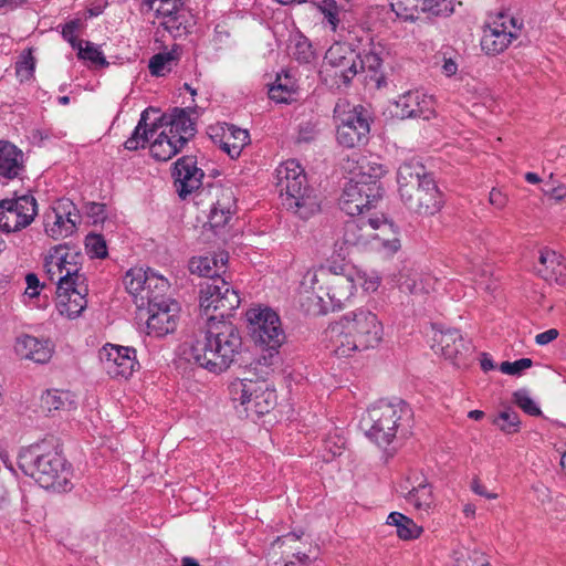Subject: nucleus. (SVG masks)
I'll list each match as a JSON object with an SVG mask.
<instances>
[{
	"label": "nucleus",
	"mask_w": 566,
	"mask_h": 566,
	"mask_svg": "<svg viewBox=\"0 0 566 566\" xmlns=\"http://www.w3.org/2000/svg\"><path fill=\"white\" fill-rule=\"evenodd\" d=\"M241 303L238 291L223 277L213 279L200 290V311L207 328L201 331L186 352L187 359L220 374L240 353L242 338L238 327L226 319Z\"/></svg>",
	"instance_id": "obj_1"
},
{
	"label": "nucleus",
	"mask_w": 566,
	"mask_h": 566,
	"mask_svg": "<svg viewBox=\"0 0 566 566\" xmlns=\"http://www.w3.org/2000/svg\"><path fill=\"white\" fill-rule=\"evenodd\" d=\"M325 334L335 356L349 357L356 352L377 347L382 339L384 327L375 313L358 308L331 324Z\"/></svg>",
	"instance_id": "obj_2"
},
{
	"label": "nucleus",
	"mask_w": 566,
	"mask_h": 566,
	"mask_svg": "<svg viewBox=\"0 0 566 566\" xmlns=\"http://www.w3.org/2000/svg\"><path fill=\"white\" fill-rule=\"evenodd\" d=\"M17 465L41 488L57 492L71 489V465L53 439L30 444L19 451Z\"/></svg>",
	"instance_id": "obj_3"
},
{
	"label": "nucleus",
	"mask_w": 566,
	"mask_h": 566,
	"mask_svg": "<svg viewBox=\"0 0 566 566\" xmlns=\"http://www.w3.org/2000/svg\"><path fill=\"white\" fill-rule=\"evenodd\" d=\"M397 184L400 199L408 210L419 216H433L442 209L443 193L422 165L401 164L397 170Z\"/></svg>",
	"instance_id": "obj_4"
},
{
	"label": "nucleus",
	"mask_w": 566,
	"mask_h": 566,
	"mask_svg": "<svg viewBox=\"0 0 566 566\" xmlns=\"http://www.w3.org/2000/svg\"><path fill=\"white\" fill-rule=\"evenodd\" d=\"M411 421L412 410L407 402L381 400L367 409L361 426L366 437L386 450L398 437L408 434Z\"/></svg>",
	"instance_id": "obj_5"
},
{
	"label": "nucleus",
	"mask_w": 566,
	"mask_h": 566,
	"mask_svg": "<svg viewBox=\"0 0 566 566\" xmlns=\"http://www.w3.org/2000/svg\"><path fill=\"white\" fill-rule=\"evenodd\" d=\"M276 189L283 206L306 220L321 210L315 189L308 184L304 168L295 159L281 163L275 169Z\"/></svg>",
	"instance_id": "obj_6"
},
{
	"label": "nucleus",
	"mask_w": 566,
	"mask_h": 566,
	"mask_svg": "<svg viewBox=\"0 0 566 566\" xmlns=\"http://www.w3.org/2000/svg\"><path fill=\"white\" fill-rule=\"evenodd\" d=\"M245 317L249 335L264 352L260 361L265 366L279 364V349L286 338L280 316L270 307H256L247 311Z\"/></svg>",
	"instance_id": "obj_7"
},
{
	"label": "nucleus",
	"mask_w": 566,
	"mask_h": 566,
	"mask_svg": "<svg viewBox=\"0 0 566 566\" xmlns=\"http://www.w3.org/2000/svg\"><path fill=\"white\" fill-rule=\"evenodd\" d=\"M124 284L139 311L176 302L168 296L170 289L168 280L149 268L145 271L130 269L124 277Z\"/></svg>",
	"instance_id": "obj_8"
},
{
	"label": "nucleus",
	"mask_w": 566,
	"mask_h": 566,
	"mask_svg": "<svg viewBox=\"0 0 566 566\" xmlns=\"http://www.w3.org/2000/svg\"><path fill=\"white\" fill-rule=\"evenodd\" d=\"M334 119L339 145L354 148L367 143L371 116L363 105L352 106L346 101L338 102L334 108Z\"/></svg>",
	"instance_id": "obj_9"
},
{
	"label": "nucleus",
	"mask_w": 566,
	"mask_h": 566,
	"mask_svg": "<svg viewBox=\"0 0 566 566\" xmlns=\"http://www.w3.org/2000/svg\"><path fill=\"white\" fill-rule=\"evenodd\" d=\"M356 51L346 43H334L325 53L321 78L332 90L348 86L358 73Z\"/></svg>",
	"instance_id": "obj_10"
},
{
	"label": "nucleus",
	"mask_w": 566,
	"mask_h": 566,
	"mask_svg": "<svg viewBox=\"0 0 566 566\" xmlns=\"http://www.w3.org/2000/svg\"><path fill=\"white\" fill-rule=\"evenodd\" d=\"M229 391L233 401L258 417L269 413L276 405V392L264 380L235 379L230 382Z\"/></svg>",
	"instance_id": "obj_11"
},
{
	"label": "nucleus",
	"mask_w": 566,
	"mask_h": 566,
	"mask_svg": "<svg viewBox=\"0 0 566 566\" xmlns=\"http://www.w3.org/2000/svg\"><path fill=\"white\" fill-rule=\"evenodd\" d=\"M77 264H71L66 272L57 277L56 310L60 315L76 318L87 306V289L82 287Z\"/></svg>",
	"instance_id": "obj_12"
},
{
	"label": "nucleus",
	"mask_w": 566,
	"mask_h": 566,
	"mask_svg": "<svg viewBox=\"0 0 566 566\" xmlns=\"http://www.w3.org/2000/svg\"><path fill=\"white\" fill-rule=\"evenodd\" d=\"M523 21L506 13H499L494 21L483 29L481 49L486 55L495 56L504 52L522 32Z\"/></svg>",
	"instance_id": "obj_13"
},
{
	"label": "nucleus",
	"mask_w": 566,
	"mask_h": 566,
	"mask_svg": "<svg viewBox=\"0 0 566 566\" xmlns=\"http://www.w3.org/2000/svg\"><path fill=\"white\" fill-rule=\"evenodd\" d=\"M382 195L384 188H379L375 182L370 186L355 176L346 182L338 205L346 214L359 216L374 208Z\"/></svg>",
	"instance_id": "obj_14"
},
{
	"label": "nucleus",
	"mask_w": 566,
	"mask_h": 566,
	"mask_svg": "<svg viewBox=\"0 0 566 566\" xmlns=\"http://www.w3.org/2000/svg\"><path fill=\"white\" fill-rule=\"evenodd\" d=\"M216 198L211 203L207 226L222 243H227L228 224L237 212V198L231 188L212 187Z\"/></svg>",
	"instance_id": "obj_15"
},
{
	"label": "nucleus",
	"mask_w": 566,
	"mask_h": 566,
	"mask_svg": "<svg viewBox=\"0 0 566 566\" xmlns=\"http://www.w3.org/2000/svg\"><path fill=\"white\" fill-rule=\"evenodd\" d=\"M199 116L198 107H172L163 113L158 118L157 126L164 127L176 143L186 146L197 134V124L191 115Z\"/></svg>",
	"instance_id": "obj_16"
},
{
	"label": "nucleus",
	"mask_w": 566,
	"mask_h": 566,
	"mask_svg": "<svg viewBox=\"0 0 566 566\" xmlns=\"http://www.w3.org/2000/svg\"><path fill=\"white\" fill-rule=\"evenodd\" d=\"M80 222L81 214L76 205L67 198H62L56 201L52 212L46 214L44 228L50 238L62 240L72 235Z\"/></svg>",
	"instance_id": "obj_17"
},
{
	"label": "nucleus",
	"mask_w": 566,
	"mask_h": 566,
	"mask_svg": "<svg viewBox=\"0 0 566 566\" xmlns=\"http://www.w3.org/2000/svg\"><path fill=\"white\" fill-rule=\"evenodd\" d=\"M99 359L104 370L112 378H128L139 363L136 349L120 345L106 344L99 350Z\"/></svg>",
	"instance_id": "obj_18"
},
{
	"label": "nucleus",
	"mask_w": 566,
	"mask_h": 566,
	"mask_svg": "<svg viewBox=\"0 0 566 566\" xmlns=\"http://www.w3.org/2000/svg\"><path fill=\"white\" fill-rule=\"evenodd\" d=\"M455 0H390V8L402 21L413 22L420 12L449 17L454 11Z\"/></svg>",
	"instance_id": "obj_19"
},
{
	"label": "nucleus",
	"mask_w": 566,
	"mask_h": 566,
	"mask_svg": "<svg viewBox=\"0 0 566 566\" xmlns=\"http://www.w3.org/2000/svg\"><path fill=\"white\" fill-rule=\"evenodd\" d=\"M395 115L400 119L429 120L436 115L433 98L419 90L408 91L395 102Z\"/></svg>",
	"instance_id": "obj_20"
},
{
	"label": "nucleus",
	"mask_w": 566,
	"mask_h": 566,
	"mask_svg": "<svg viewBox=\"0 0 566 566\" xmlns=\"http://www.w3.org/2000/svg\"><path fill=\"white\" fill-rule=\"evenodd\" d=\"M13 349L21 360L45 365L51 360L55 345L48 337H36L23 333L15 337Z\"/></svg>",
	"instance_id": "obj_21"
},
{
	"label": "nucleus",
	"mask_w": 566,
	"mask_h": 566,
	"mask_svg": "<svg viewBox=\"0 0 566 566\" xmlns=\"http://www.w3.org/2000/svg\"><path fill=\"white\" fill-rule=\"evenodd\" d=\"M171 176L179 197L186 199L200 188L205 172L198 168L195 156H182L174 164Z\"/></svg>",
	"instance_id": "obj_22"
},
{
	"label": "nucleus",
	"mask_w": 566,
	"mask_h": 566,
	"mask_svg": "<svg viewBox=\"0 0 566 566\" xmlns=\"http://www.w3.org/2000/svg\"><path fill=\"white\" fill-rule=\"evenodd\" d=\"M397 492L416 510L428 511L433 505L432 485L427 478L419 473H412L403 479Z\"/></svg>",
	"instance_id": "obj_23"
},
{
	"label": "nucleus",
	"mask_w": 566,
	"mask_h": 566,
	"mask_svg": "<svg viewBox=\"0 0 566 566\" xmlns=\"http://www.w3.org/2000/svg\"><path fill=\"white\" fill-rule=\"evenodd\" d=\"M145 310L148 313L146 321L148 335L160 338L176 331L180 318V306L177 301Z\"/></svg>",
	"instance_id": "obj_24"
},
{
	"label": "nucleus",
	"mask_w": 566,
	"mask_h": 566,
	"mask_svg": "<svg viewBox=\"0 0 566 566\" xmlns=\"http://www.w3.org/2000/svg\"><path fill=\"white\" fill-rule=\"evenodd\" d=\"M436 340L446 359L451 360L455 366L465 364L467 357L472 350V344L462 336L459 329L450 328L441 332Z\"/></svg>",
	"instance_id": "obj_25"
},
{
	"label": "nucleus",
	"mask_w": 566,
	"mask_h": 566,
	"mask_svg": "<svg viewBox=\"0 0 566 566\" xmlns=\"http://www.w3.org/2000/svg\"><path fill=\"white\" fill-rule=\"evenodd\" d=\"M229 261L227 250L208 251L205 255L192 256L188 262V269L191 274L205 276L211 281L221 277V273L226 272Z\"/></svg>",
	"instance_id": "obj_26"
},
{
	"label": "nucleus",
	"mask_w": 566,
	"mask_h": 566,
	"mask_svg": "<svg viewBox=\"0 0 566 566\" xmlns=\"http://www.w3.org/2000/svg\"><path fill=\"white\" fill-rule=\"evenodd\" d=\"M24 171L23 151L14 144L0 139V177L13 180L20 178Z\"/></svg>",
	"instance_id": "obj_27"
},
{
	"label": "nucleus",
	"mask_w": 566,
	"mask_h": 566,
	"mask_svg": "<svg viewBox=\"0 0 566 566\" xmlns=\"http://www.w3.org/2000/svg\"><path fill=\"white\" fill-rule=\"evenodd\" d=\"M0 209H13L15 221L22 228L28 227L38 213V203L32 195H23L15 199L0 200Z\"/></svg>",
	"instance_id": "obj_28"
},
{
	"label": "nucleus",
	"mask_w": 566,
	"mask_h": 566,
	"mask_svg": "<svg viewBox=\"0 0 566 566\" xmlns=\"http://www.w3.org/2000/svg\"><path fill=\"white\" fill-rule=\"evenodd\" d=\"M185 2L186 0H161L157 14L165 19L164 25L168 31L186 29Z\"/></svg>",
	"instance_id": "obj_29"
},
{
	"label": "nucleus",
	"mask_w": 566,
	"mask_h": 566,
	"mask_svg": "<svg viewBox=\"0 0 566 566\" xmlns=\"http://www.w3.org/2000/svg\"><path fill=\"white\" fill-rule=\"evenodd\" d=\"M539 262L545 266V279H554L558 284H566L565 256L558 250H541Z\"/></svg>",
	"instance_id": "obj_30"
},
{
	"label": "nucleus",
	"mask_w": 566,
	"mask_h": 566,
	"mask_svg": "<svg viewBox=\"0 0 566 566\" xmlns=\"http://www.w3.org/2000/svg\"><path fill=\"white\" fill-rule=\"evenodd\" d=\"M367 45L359 52H356L357 60L359 61L360 71H370L377 73L384 62L385 46L380 42H375L371 36L367 38Z\"/></svg>",
	"instance_id": "obj_31"
},
{
	"label": "nucleus",
	"mask_w": 566,
	"mask_h": 566,
	"mask_svg": "<svg viewBox=\"0 0 566 566\" xmlns=\"http://www.w3.org/2000/svg\"><path fill=\"white\" fill-rule=\"evenodd\" d=\"M184 148V145L176 143L175 138L170 137L167 130L164 129L149 146L150 155L157 161H168Z\"/></svg>",
	"instance_id": "obj_32"
},
{
	"label": "nucleus",
	"mask_w": 566,
	"mask_h": 566,
	"mask_svg": "<svg viewBox=\"0 0 566 566\" xmlns=\"http://www.w3.org/2000/svg\"><path fill=\"white\" fill-rule=\"evenodd\" d=\"M386 524L395 526L397 536L402 541L417 539L423 532V528L417 525L412 518L396 511L389 513Z\"/></svg>",
	"instance_id": "obj_33"
},
{
	"label": "nucleus",
	"mask_w": 566,
	"mask_h": 566,
	"mask_svg": "<svg viewBox=\"0 0 566 566\" xmlns=\"http://www.w3.org/2000/svg\"><path fill=\"white\" fill-rule=\"evenodd\" d=\"M250 142V134L247 129L230 124L229 130L226 133L222 151H224L230 158L235 159L241 155L243 148L249 145Z\"/></svg>",
	"instance_id": "obj_34"
},
{
	"label": "nucleus",
	"mask_w": 566,
	"mask_h": 566,
	"mask_svg": "<svg viewBox=\"0 0 566 566\" xmlns=\"http://www.w3.org/2000/svg\"><path fill=\"white\" fill-rule=\"evenodd\" d=\"M41 408L48 412L71 410L75 408L73 395L70 391L48 389L41 396Z\"/></svg>",
	"instance_id": "obj_35"
},
{
	"label": "nucleus",
	"mask_w": 566,
	"mask_h": 566,
	"mask_svg": "<svg viewBox=\"0 0 566 566\" xmlns=\"http://www.w3.org/2000/svg\"><path fill=\"white\" fill-rule=\"evenodd\" d=\"M157 127V123L154 124L153 127H148L147 125V109L143 111L138 124L134 128L132 135L124 143V147L127 150L134 151L139 148H144L148 143L149 137H151L155 133V128Z\"/></svg>",
	"instance_id": "obj_36"
},
{
	"label": "nucleus",
	"mask_w": 566,
	"mask_h": 566,
	"mask_svg": "<svg viewBox=\"0 0 566 566\" xmlns=\"http://www.w3.org/2000/svg\"><path fill=\"white\" fill-rule=\"evenodd\" d=\"M344 251L345 250H333L332 254L319 265V271L342 275L344 279H352L353 266Z\"/></svg>",
	"instance_id": "obj_37"
},
{
	"label": "nucleus",
	"mask_w": 566,
	"mask_h": 566,
	"mask_svg": "<svg viewBox=\"0 0 566 566\" xmlns=\"http://www.w3.org/2000/svg\"><path fill=\"white\" fill-rule=\"evenodd\" d=\"M179 48L175 45L171 50L153 55L148 63L149 72L153 76H165L170 73L172 63L179 60Z\"/></svg>",
	"instance_id": "obj_38"
},
{
	"label": "nucleus",
	"mask_w": 566,
	"mask_h": 566,
	"mask_svg": "<svg viewBox=\"0 0 566 566\" xmlns=\"http://www.w3.org/2000/svg\"><path fill=\"white\" fill-rule=\"evenodd\" d=\"M344 284L334 285L328 289L327 296L331 301L332 311L344 307L345 302L353 295L355 285L352 279H343Z\"/></svg>",
	"instance_id": "obj_39"
},
{
	"label": "nucleus",
	"mask_w": 566,
	"mask_h": 566,
	"mask_svg": "<svg viewBox=\"0 0 566 566\" xmlns=\"http://www.w3.org/2000/svg\"><path fill=\"white\" fill-rule=\"evenodd\" d=\"M60 250H54L55 255H50L45 258L44 268L46 269V273L49 279L52 282L57 283V277L63 275L66 270L71 266V264H77L76 262L67 261L69 254L65 253L63 255H57Z\"/></svg>",
	"instance_id": "obj_40"
},
{
	"label": "nucleus",
	"mask_w": 566,
	"mask_h": 566,
	"mask_svg": "<svg viewBox=\"0 0 566 566\" xmlns=\"http://www.w3.org/2000/svg\"><path fill=\"white\" fill-rule=\"evenodd\" d=\"M493 423L504 433L512 434L520 431L521 420L516 411L506 409L499 413Z\"/></svg>",
	"instance_id": "obj_41"
},
{
	"label": "nucleus",
	"mask_w": 566,
	"mask_h": 566,
	"mask_svg": "<svg viewBox=\"0 0 566 566\" xmlns=\"http://www.w3.org/2000/svg\"><path fill=\"white\" fill-rule=\"evenodd\" d=\"M514 403L521 408L526 415L533 417L542 416L539 406L532 399L530 391L525 388L518 389L513 392Z\"/></svg>",
	"instance_id": "obj_42"
},
{
	"label": "nucleus",
	"mask_w": 566,
	"mask_h": 566,
	"mask_svg": "<svg viewBox=\"0 0 566 566\" xmlns=\"http://www.w3.org/2000/svg\"><path fill=\"white\" fill-rule=\"evenodd\" d=\"M295 90L292 84L282 83L280 76L269 88V97L276 103H290L293 101Z\"/></svg>",
	"instance_id": "obj_43"
},
{
	"label": "nucleus",
	"mask_w": 566,
	"mask_h": 566,
	"mask_svg": "<svg viewBox=\"0 0 566 566\" xmlns=\"http://www.w3.org/2000/svg\"><path fill=\"white\" fill-rule=\"evenodd\" d=\"M305 2H313L324 14L326 21L332 25V30H336L339 23V11L335 0H305Z\"/></svg>",
	"instance_id": "obj_44"
},
{
	"label": "nucleus",
	"mask_w": 566,
	"mask_h": 566,
	"mask_svg": "<svg viewBox=\"0 0 566 566\" xmlns=\"http://www.w3.org/2000/svg\"><path fill=\"white\" fill-rule=\"evenodd\" d=\"M78 50L77 56L81 60H87L92 64L105 67L108 66V62L106 61L103 52L95 46L92 42H86L85 48H82V43L80 44V48H76Z\"/></svg>",
	"instance_id": "obj_45"
},
{
	"label": "nucleus",
	"mask_w": 566,
	"mask_h": 566,
	"mask_svg": "<svg viewBox=\"0 0 566 566\" xmlns=\"http://www.w3.org/2000/svg\"><path fill=\"white\" fill-rule=\"evenodd\" d=\"M361 171L356 175L358 179L361 181H366V184H376L379 188H382L380 179L387 172L386 168L381 164L369 163L367 168L360 167Z\"/></svg>",
	"instance_id": "obj_46"
},
{
	"label": "nucleus",
	"mask_w": 566,
	"mask_h": 566,
	"mask_svg": "<svg viewBox=\"0 0 566 566\" xmlns=\"http://www.w3.org/2000/svg\"><path fill=\"white\" fill-rule=\"evenodd\" d=\"M35 69V60L31 52L23 54L21 60L15 63V74L21 83L33 77Z\"/></svg>",
	"instance_id": "obj_47"
},
{
	"label": "nucleus",
	"mask_w": 566,
	"mask_h": 566,
	"mask_svg": "<svg viewBox=\"0 0 566 566\" xmlns=\"http://www.w3.org/2000/svg\"><path fill=\"white\" fill-rule=\"evenodd\" d=\"M533 360L531 358H521L515 361H503L500 365V370L506 375H520L523 370L532 367Z\"/></svg>",
	"instance_id": "obj_48"
},
{
	"label": "nucleus",
	"mask_w": 566,
	"mask_h": 566,
	"mask_svg": "<svg viewBox=\"0 0 566 566\" xmlns=\"http://www.w3.org/2000/svg\"><path fill=\"white\" fill-rule=\"evenodd\" d=\"M78 27V20H71L62 27V38L69 42L73 49L80 48V44L82 43L76 35Z\"/></svg>",
	"instance_id": "obj_49"
},
{
	"label": "nucleus",
	"mask_w": 566,
	"mask_h": 566,
	"mask_svg": "<svg viewBox=\"0 0 566 566\" xmlns=\"http://www.w3.org/2000/svg\"><path fill=\"white\" fill-rule=\"evenodd\" d=\"M229 125L230 124L228 123H218L208 126L207 129V134L210 139L213 142V144L218 145L221 150L224 145L226 133L229 130Z\"/></svg>",
	"instance_id": "obj_50"
},
{
	"label": "nucleus",
	"mask_w": 566,
	"mask_h": 566,
	"mask_svg": "<svg viewBox=\"0 0 566 566\" xmlns=\"http://www.w3.org/2000/svg\"><path fill=\"white\" fill-rule=\"evenodd\" d=\"M295 59L301 63H308L314 57L312 44L307 39L297 41L294 51Z\"/></svg>",
	"instance_id": "obj_51"
},
{
	"label": "nucleus",
	"mask_w": 566,
	"mask_h": 566,
	"mask_svg": "<svg viewBox=\"0 0 566 566\" xmlns=\"http://www.w3.org/2000/svg\"><path fill=\"white\" fill-rule=\"evenodd\" d=\"M86 213L94 224L103 222L106 219V206L98 202H88Z\"/></svg>",
	"instance_id": "obj_52"
},
{
	"label": "nucleus",
	"mask_w": 566,
	"mask_h": 566,
	"mask_svg": "<svg viewBox=\"0 0 566 566\" xmlns=\"http://www.w3.org/2000/svg\"><path fill=\"white\" fill-rule=\"evenodd\" d=\"M27 289L24 294L30 298L38 297L40 290L44 287V284L40 282L39 277L34 273H28L25 276Z\"/></svg>",
	"instance_id": "obj_53"
},
{
	"label": "nucleus",
	"mask_w": 566,
	"mask_h": 566,
	"mask_svg": "<svg viewBox=\"0 0 566 566\" xmlns=\"http://www.w3.org/2000/svg\"><path fill=\"white\" fill-rule=\"evenodd\" d=\"M84 248H107V243L102 234L90 232L85 237Z\"/></svg>",
	"instance_id": "obj_54"
},
{
	"label": "nucleus",
	"mask_w": 566,
	"mask_h": 566,
	"mask_svg": "<svg viewBox=\"0 0 566 566\" xmlns=\"http://www.w3.org/2000/svg\"><path fill=\"white\" fill-rule=\"evenodd\" d=\"M315 129L314 126L310 123L305 125H301L297 135L298 143H310L315 138Z\"/></svg>",
	"instance_id": "obj_55"
},
{
	"label": "nucleus",
	"mask_w": 566,
	"mask_h": 566,
	"mask_svg": "<svg viewBox=\"0 0 566 566\" xmlns=\"http://www.w3.org/2000/svg\"><path fill=\"white\" fill-rule=\"evenodd\" d=\"M559 335V332L556 328H549L545 332H542L535 336V343L539 346H544L555 340Z\"/></svg>",
	"instance_id": "obj_56"
},
{
	"label": "nucleus",
	"mask_w": 566,
	"mask_h": 566,
	"mask_svg": "<svg viewBox=\"0 0 566 566\" xmlns=\"http://www.w3.org/2000/svg\"><path fill=\"white\" fill-rule=\"evenodd\" d=\"M489 201L496 209H503L506 206L507 198L502 191L493 188L490 191Z\"/></svg>",
	"instance_id": "obj_57"
},
{
	"label": "nucleus",
	"mask_w": 566,
	"mask_h": 566,
	"mask_svg": "<svg viewBox=\"0 0 566 566\" xmlns=\"http://www.w3.org/2000/svg\"><path fill=\"white\" fill-rule=\"evenodd\" d=\"M354 232H355V226L354 224H349L346 227L345 229V233H344V244L347 245L346 248H361L363 245H365V242L361 241V238H358L356 241H353L350 239L352 235H354Z\"/></svg>",
	"instance_id": "obj_58"
},
{
	"label": "nucleus",
	"mask_w": 566,
	"mask_h": 566,
	"mask_svg": "<svg viewBox=\"0 0 566 566\" xmlns=\"http://www.w3.org/2000/svg\"><path fill=\"white\" fill-rule=\"evenodd\" d=\"M400 287L408 291L410 294H417L423 290L421 283H418L417 277L409 276L400 282Z\"/></svg>",
	"instance_id": "obj_59"
},
{
	"label": "nucleus",
	"mask_w": 566,
	"mask_h": 566,
	"mask_svg": "<svg viewBox=\"0 0 566 566\" xmlns=\"http://www.w3.org/2000/svg\"><path fill=\"white\" fill-rule=\"evenodd\" d=\"M442 62V72L447 76H452L458 72V62L452 56L448 57L446 54H443Z\"/></svg>",
	"instance_id": "obj_60"
},
{
	"label": "nucleus",
	"mask_w": 566,
	"mask_h": 566,
	"mask_svg": "<svg viewBox=\"0 0 566 566\" xmlns=\"http://www.w3.org/2000/svg\"><path fill=\"white\" fill-rule=\"evenodd\" d=\"M471 489L475 494L483 496L485 499L492 500L497 497L495 493L488 492L486 488L479 481V479H473L471 483Z\"/></svg>",
	"instance_id": "obj_61"
},
{
	"label": "nucleus",
	"mask_w": 566,
	"mask_h": 566,
	"mask_svg": "<svg viewBox=\"0 0 566 566\" xmlns=\"http://www.w3.org/2000/svg\"><path fill=\"white\" fill-rule=\"evenodd\" d=\"M480 365L481 369L485 373L493 370L495 368V364L488 353H482Z\"/></svg>",
	"instance_id": "obj_62"
},
{
	"label": "nucleus",
	"mask_w": 566,
	"mask_h": 566,
	"mask_svg": "<svg viewBox=\"0 0 566 566\" xmlns=\"http://www.w3.org/2000/svg\"><path fill=\"white\" fill-rule=\"evenodd\" d=\"M343 446H344V441L342 442V444H337V443H333L332 441V438H328L326 441H325V449H328L332 453L333 457H337V455H340L342 454V450H343Z\"/></svg>",
	"instance_id": "obj_63"
},
{
	"label": "nucleus",
	"mask_w": 566,
	"mask_h": 566,
	"mask_svg": "<svg viewBox=\"0 0 566 566\" xmlns=\"http://www.w3.org/2000/svg\"><path fill=\"white\" fill-rule=\"evenodd\" d=\"M363 285H364V289L366 291H373L374 292L380 285V277H378V276L369 277V279L365 280Z\"/></svg>",
	"instance_id": "obj_64"
}]
</instances>
